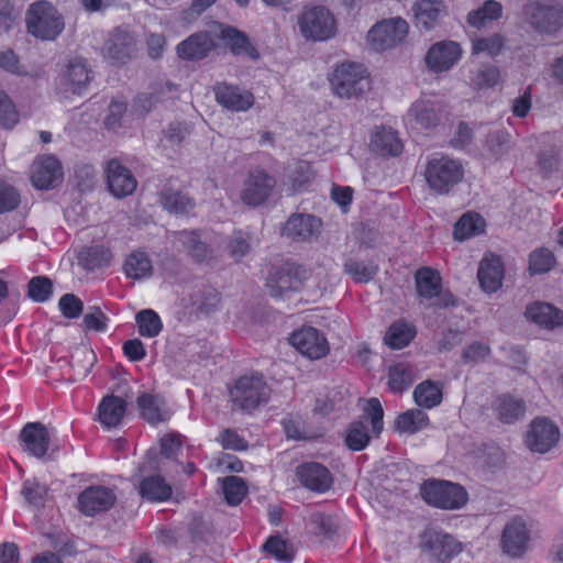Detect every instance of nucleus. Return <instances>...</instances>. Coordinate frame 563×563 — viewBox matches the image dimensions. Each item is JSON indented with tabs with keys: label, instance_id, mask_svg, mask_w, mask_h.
<instances>
[{
	"label": "nucleus",
	"instance_id": "f257e3e1",
	"mask_svg": "<svg viewBox=\"0 0 563 563\" xmlns=\"http://www.w3.org/2000/svg\"><path fill=\"white\" fill-rule=\"evenodd\" d=\"M296 26L299 35L306 42H325L333 38L338 32L334 14L324 5H305L297 14Z\"/></svg>",
	"mask_w": 563,
	"mask_h": 563
},
{
	"label": "nucleus",
	"instance_id": "f03ea898",
	"mask_svg": "<svg viewBox=\"0 0 563 563\" xmlns=\"http://www.w3.org/2000/svg\"><path fill=\"white\" fill-rule=\"evenodd\" d=\"M329 82L332 92L341 99L360 98L372 88L367 68L354 62L336 65L329 77Z\"/></svg>",
	"mask_w": 563,
	"mask_h": 563
},
{
	"label": "nucleus",
	"instance_id": "7ed1b4c3",
	"mask_svg": "<svg viewBox=\"0 0 563 563\" xmlns=\"http://www.w3.org/2000/svg\"><path fill=\"white\" fill-rule=\"evenodd\" d=\"M420 495L429 506L442 510L462 509L468 500V494L463 486L443 479L423 482L420 485Z\"/></svg>",
	"mask_w": 563,
	"mask_h": 563
},
{
	"label": "nucleus",
	"instance_id": "20e7f679",
	"mask_svg": "<svg viewBox=\"0 0 563 563\" xmlns=\"http://www.w3.org/2000/svg\"><path fill=\"white\" fill-rule=\"evenodd\" d=\"M408 33L409 25L402 18L384 19L368 30L365 45L372 52L384 53L401 45Z\"/></svg>",
	"mask_w": 563,
	"mask_h": 563
},
{
	"label": "nucleus",
	"instance_id": "39448f33",
	"mask_svg": "<svg viewBox=\"0 0 563 563\" xmlns=\"http://www.w3.org/2000/svg\"><path fill=\"white\" fill-rule=\"evenodd\" d=\"M27 31L43 41L55 40L64 30L65 23L62 14L47 1L33 3L26 18Z\"/></svg>",
	"mask_w": 563,
	"mask_h": 563
},
{
	"label": "nucleus",
	"instance_id": "423d86ee",
	"mask_svg": "<svg viewBox=\"0 0 563 563\" xmlns=\"http://www.w3.org/2000/svg\"><path fill=\"white\" fill-rule=\"evenodd\" d=\"M464 167L461 161L441 156L430 159L424 169V178L430 189L445 195L462 181Z\"/></svg>",
	"mask_w": 563,
	"mask_h": 563
},
{
	"label": "nucleus",
	"instance_id": "0eeeda50",
	"mask_svg": "<svg viewBox=\"0 0 563 563\" xmlns=\"http://www.w3.org/2000/svg\"><path fill=\"white\" fill-rule=\"evenodd\" d=\"M269 395L271 389L260 375L243 376L230 389L233 405L245 411L254 410L267 402Z\"/></svg>",
	"mask_w": 563,
	"mask_h": 563
},
{
	"label": "nucleus",
	"instance_id": "6e6552de",
	"mask_svg": "<svg viewBox=\"0 0 563 563\" xmlns=\"http://www.w3.org/2000/svg\"><path fill=\"white\" fill-rule=\"evenodd\" d=\"M265 286L272 297L280 299L300 290L302 286L312 288L313 285L311 278H308L306 284L302 283L299 267L286 264L269 271Z\"/></svg>",
	"mask_w": 563,
	"mask_h": 563
},
{
	"label": "nucleus",
	"instance_id": "1a4fd4ad",
	"mask_svg": "<svg viewBox=\"0 0 563 563\" xmlns=\"http://www.w3.org/2000/svg\"><path fill=\"white\" fill-rule=\"evenodd\" d=\"M559 426L545 417L534 418L525 434V445L532 453L545 454L555 448L560 441Z\"/></svg>",
	"mask_w": 563,
	"mask_h": 563
},
{
	"label": "nucleus",
	"instance_id": "9d476101",
	"mask_svg": "<svg viewBox=\"0 0 563 563\" xmlns=\"http://www.w3.org/2000/svg\"><path fill=\"white\" fill-rule=\"evenodd\" d=\"M323 229L322 220L311 213H292L280 229L283 238L295 243H311L317 241Z\"/></svg>",
	"mask_w": 563,
	"mask_h": 563
},
{
	"label": "nucleus",
	"instance_id": "9b49d317",
	"mask_svg": "<svg viewBox=\"0 0 563 563\" xmlns=\"http://www.w3.org/2000/svg\"><path fill=\"white\" fill-rule=\"evenodd\" d=\"M275 186V178L265 169H252L243 181L240 199L247 207L255 208L262 206L269 199Z\"/></svg>",
	"mask_w": 563,
	"mask_h": 563
},
{
	"label": "nucleus",
	"instance_id": "f8f14e48",
	"mask_svg": "<svg viewBox=\"0 0 563 563\" xmlns=\"http://www.w3.org/2000/svg\"><path fill=\"white\" fill-rule=\"evenodd\" d=\"M92 80V70L85 60H71L60 75L56 87V93L62 99H70L73 96L82 95Z\"/></svg>",
	"mask_w": 563,
	"mask_h": 563
},
{
	"label": "nucleus",
	"instance_id": "ddd939ff",
	"mask_svg": "<svg viewBox=\"0 0 563 563\" xmlns=\"http://www.w3.org/2000/svg\"><path fill=\"white\" fill-rule=\"evenodd\" d=\"M416 288L419 297L432 300L434 308H449L456 305V299L450 291L441 290V277L430 267H422L415 275Z\"/></svg>",
	"mask_w": 563,
	"mask_h": 563
},
{
	"label": "nucleus",
	"instance_id": "4468645a",
	"mask_svg": "<svg viewBox=\"0 0 563 563\" xmlns=\"http://www.w3.org/2000/svg\"><path fill=\"white\" fill-rule=\"evenodd\" d=\"M530 529L521 517H514L503 528L500 534L501 552L511 559H521L530 543Z\"/></svg>",
	"mask_w": 563,
	"mask_h": 563
},
{
	"label": "nucleus",
	"instance_id": "2eb2a0df",
	"mask_svg": "<svg viewBox=\"0 0 563 563\" xmlns=\"http://www.w3.org/2000/svg\"><path fill=\"white\" fill-rule=\"evenodd\" d=\"M463 48L460 43L443 40L432 44L426 53L424 62L428 69L441 74L452 69L462 58Z\"/></svg>",
	"mask_w": 563,
	"mask_h": 563
},
{
	"label": "nucleus",
	"instance_id": "dca6fc26",
	"mask_svg": "<svg viewBox=\"0 0 563 563\" xmlns=\"http://www.w3.org/2000/svg\"><path fill=\"white\" fill-rule=\"evenodd\" d=\"M289 341L301 355L309 360L323 358L330 352V344L325 335L312 327H305L295 331Z\"/></svg>",
	"mask_w": 563,
	"mask_h": 563
},
{
	"label": "nucleus",
	"instance_id": "f3484780",
	"mask_svg": "<svg viewBox=\"0 0 563 563\" xmlns=\"http://www.w3.org/2000/svg\"><path fill=\"white\" fill-rule=\"evenodd\" d=\"M63 167L53 155L37 156L30 169V180L40 190H49L58 186L63 180Z\"/></svg>",
	"mask_w": 563,
	"mask_h": 563
},
{
	"label": "nucleus",
	"instance_id": "a211bd4d",
	"mask_svg": "<svg viewBox=\"0 0 563 563\" xmlns=\"http://www.w3.org/2000/svg\"><path fill=\"white\" fill-rule=\"evenodd\" d=\"M529 23L542 32H554L563 22V10L550 1H532L525 8Z\"/></svg>",
	"mask_w": 563,
	"mask_h": 563
},
{
	"label": "nucleus",
	"instance_id": "6ab92c4d",
	"mask_svg": "<svg viewBox=\"0 0 563 563\" xmlns=\"http://www.w3.org/2000/svg\"><path fill=\"white\" fill-rule=\"evenodd\" d=\"M212 33L234 56H246L252 60L260 58V53L249 36L236 27L224 23H214Z\"/></svg>",
	"mask_w": 563,
	"mask_h": 563
},
{
	"label": "nucleus",
	"instance_id": "aec40b11",
	"mask_svg": "<svg viewBox=\"0 0 563 563\" xmlns=\"http://www.w3.org/2000/svg\"><path fill=\"white\" fill-rule=\"evenodd\" d=\"M421 547L440 563L451 561L463 551L462 543L453 536L435 530L424 532Z\"/></svg>",
	"mask_w": 563,
	"mask_h": 563
},
{
	"label": "nucleus",
	"instance_id": "412c9836",
	"mask_svg": "<svg viewBox=\"0 0 563 563\" xmlns=\"http://www.w3.org/2000/svg\"><path fill=\"white\" fill-rule=\"evenodd\" d=\"M213 93L216 101L232 112L249 111L255 103V97L252 91L225 81L217 82L213 86Z\"/></svg>",
	"mask_w": 563,
	"mask_h": 563
},
{
	"label": "nucleus",
	"instance_id": "4be33fe9",
	"mask_svg": "<svg viewBox=\"0 0 563 563\" xmlns=\"http://www.w3.org/2000/svg\"><path fill=\"white\" fill-rule=\"evenodd\" d=\"M136 52V41L134 36L120 27L109 33L102 54L104 58L115 64H124L133 58Z\"/></svg>",
	"mask_w": 563,
	"mask_h": 563
},
{
	"label": "nucleus",
	"instance_id": "5701e85b",
	"mask_svg": "<svg viewBox=\"0 0 563 563\" xmlns=\"http://www.w3.org/2000/svg\"><path fill=\"white\" fill-rule=\"evenodd\" d=\"M444 113L442 103L430 98L415 100L408 111L407 120L419 129L430 130L438 126Z\"/></svg>",
	"mask_w": 563,
	"mask_h": 563
},
{
	"label": "nucleus",
	"instance_id": "b1692460",
	"mask_svg": "<svg viewBox=\"0 0 563 563\" xmlns=\"http://www.w3.org/2000/svg\"><path fill=\"white\" fill-rule=\"evenodd\" d=\"M117 501L115 494L103 486H91L78 496L77 506L85 516H95L113 507Z\"/></svg>",
	"mask_w": 563,
	"mask_h": 563
},
{
	"label": "nucleus",
	"instance_id": "393cba45",
	"mask_svg": "<svg viewBox=\"0 0 563 563\" xmlns=\"http://www.w3.org/2000/svg\"><path fill=\"white\" fill-rule=\"evenodd\" d=\"M217 42L209 31H198L176 46L177 56L183 60H201L214 51Z\"/></svg>",
	"mask_w": 563,
	"mask_h": 563
},
{
	"label": "nucleus",
	"instance_id": "a878e982",
	"mask_svg": "<svg viewBox=\"0 0 563 563\" xmlns=\"http://www.w3.org/2000/svg\"><path fill=\"white\" fill-rule=\"evenodd\" d=\"M104 170L108 188L114 197H128L135 191L137 181L131 170L120 161L115 158L108 161Z\"/></svg>",
	"mask_w": 563,
	"mask_h": 563
},
{
	"label": "nucleus",
	"instance_id": "bb28decb",
	"mask_svg": "<svg viewBox=\"0 0 563 563\" xmlns=\"http://www.w3.org/2000/svg\"><path fill=\"white\" fill-rule=\"evenodd\" d=\"M19 440L24 452L36 459H42L48 451L51 437L45 424L29 422L20 431Z\"/></svg>",
	"mask_w": 563,
	"mask_h": 563
},
{
	"label": "nucleus",
	"instance_id": "cd10ccee",
	"mask_svg": "<svg viewBox=\"0 0 563 563\" xmlns=\"http://www.w3.org/2000/svg\"><path fill=\"white\" fill-rule=\"evenodd\" d=\"M526 319L547 330L563 327V311L549 302L534 301L529 303L525 310Z\"/></svg>",
	"mask_w": 563,
	"mask_h": 563
},
{
	"label": "nucleus",
	"instance_id": "c85d7f7f",
	"mask_svg": "<svg viewBox=\"0 0 563 563\" xmlns=\"http://www.w3.org/2000/svg\"><path fill=\"white\" fill-rule=\"evenodd\" d=\"M177 241L186 255L195 263H208L213 258V250L202 240L198 231L184 230L178 232Z\"/></svg>",
	"mask_w": 563,
	"mask_h": 563
},
{
	"label": "nucleus",
	"instance_id": "c756f323",
	"mask_svg": "<svg viewBox=\"0 0 563 563\" xmlns=\"http://www.w3.org/2000/svg\"><path fill=\"white\" fill-rule=\"evenodd\" d=\"M297 475L305 487L317 493L329 490L333 484L328 468L314 462L298 466Z\"/></svg>",
	"mask_w": 563,
	"mask_h": 563
},
{
	"label": "nucleus",
	"instance_id": "7c9ffc66",
	"mask_svg": "<svg viewBox=\"0 0 563 563\" xmlns=\"http://www.w3.org/2000/svg\"><path fill=\"white\" fill-rule=\"evenodd\" d=\"M126 408L125 399L115 395H107L98 406V421L108 429L117 428L124 419Z\"/></svg>",
	"mask_w": 563,
	"mask_h": 563
},
{
	"label": "nucleus",
	"instance_id": "2f4dec72",
	"mask_svg": "<svg viewBox=\"0 0 563 563\" xmlns=\"http://www.w3.org/2000/svg\"><path fill=\"white\" fill-rule=\"evenodd\" d=\"M477 277L484 291L495 292L501 287L504 279V265L499 257L485 256L478 267Z\"/></svg>",
	"mask_w": 563,
	"mask_h": 563
},
{
	"label": "nucleus",
	"instance_id": "473e14b6",
	"mask_svg": "<svg viewBox=\"0 0 563 563\" xmlns=\"http://www.w3.org/2000/svg\"><path fill=\"white\" fill-rule=\"evenodd\" d=\"M140 416L152 424H157L167 419L168 412L164 399L155 394L142 393L136 399Z\"/></svg>",
	"mask_w": 563,
	"mask_h": 563
},
{
	"label": "nucleus",
	"instance_id": "72a5a7b5",
	"mask_svg": "<svg viewBox=\"0 0 563 563\" xmlns=\"http://www.w3.org/2000/svg\"><path fill=\"white\" fill-rule=\"evenodd\" d=\"M124 274L133 280L148 279L154 274V265L150 255L143 251L130 253L124 261Z\"/></svg>",
	"mask_w": 563,
	"mask_h": 563
},
{
	"label": "nucleus",
	"instance_id": "f704fd0d",
	"mask_svg": "<svg viewBox=\"0 0 563 563\" xmlns=\"http://www.w3.org/2000/svg\"><path fill=\"white\" fill-rule=\"evenodd\" d=\"M371 147L374 152L382 156H396L401 150L402 145L396 132L390 128H377L371 139Z\"/></svg>",
	"mask_w": 563,
	"mask_h": 563
},
{
	"label": "nucleus",
	"instance_id": "c9c22d12",
	"mask_svg": "<svg viewBox=\"0 0 563 563\" xmlns=\"http://www.w3.org/2000/svg\"><path fill=\"white\" fill-rule=\"evenodd\" d=\"M412 11L417 23L430 30L445 14V7L438 0H419L413 4Z\"/></svg>",
	"mask_w": 563,
	"mask_h": 563
},
{
	"label": "nucleus",
	"instance_id": "e433bc0d",
	"mask_svg": "<svg viewBox=\"0 0 563 563\" xmlns=\"http://www.w3.org/2000/svg\"><path fill=\"white\" fill-rule=\"evenodd\" d=\"M308 532L321 540H332L336 534L339 526L331 515L312 512L307 521Z\"/></svg>",
	"mask_w": 563,
	"mask_h": 563
},
{
	"label": "nucleus",
	"instance_id": "4c0bfd02",
	"mask_svg": "<svg viewBox=\"0 0 563 563\" xmlns=\"http://www.w3.org/2000/svg\"><path fill=\"white\" fill-rule=\"evenodd\" d=\"M172 493V486L159 475L147 476L140 483V494L151 501H165Z\"/></svg>",
	"mask_w": 563,
	"mask_h": 563
},
{
	"label": "nucleus",
	"instance_id": "58836bf2",
	"mask_svg": "<svg viewBox=\"0 0 563 563\" xmlns=\"http://www.w3.org/2000/svg\"><path fill=\"white\" fill-rule=\"evenodd\" d=\"M501 82L500 70L492 64H483L471 71L470 86L474 89H490Z\"/></svg>",
	"mask_w": 563,
	"mask_h": 563
},
{
	"label": "nucleus",
	"instance_id": "ea45409f",
	"mask_svg": "<svg viewBox=\"0 0 563 563\" xmlns=\"http://www.w3.org/2000/svg\"><path fill=\"white\" fill-rule=\"evenodd\" d=\"M503 7L498 1L487 0L482 7L471 11L467 14V23L476 29L486 26L489 22L496 21L501 16Z\"/></svg>",
	"mask_w": 563,
	"mask_h": 563
},
{
	"label": "nucleus",
	"instance_id": "a19ab883",
	"mask_svg": "<svg viewBox=\"0 0 563 563\" xmlns=\"http://www.w3.org/2000/svg\"><path fill=\"white\" fill-rule=\"evenodd\" d=\"M429 424V418L420 409H410L400 413L395 420V428L400 433L413 434Z\"/></svg>",
	"mask_w": 563,
	"mask_h": 563
},
{
	"label": "nucleus",
	"instance_id": "79ce46f5",
	"mask_svg": "<svg viewBox=\"0 0 563 563\" xmlns=\"http://www.w3.org/2000/svg\"><path fill=\"white\" fill-rule=\"evenodd\" d=\"M495 409L499 420L512 423L523 417L526 406L519 398L503 396L497 399Z\"/></svg>",
	"mask_w": 563,
	"mask_h": 563
},
{
	"label": "nucleus",
	"instance_id": "37998d69",
	"mask_svg": "<svg viewBox=\"0 0 563 563\" xmlns=\"http://www.w3.org/2000/svg\"><path fill=\"white\" fill-rule=\"evenodd\" d=\"M112 254L110 250L103 245H93L84 247L78 254V263L85 269L91 271L103 265H108Z\"/></svg>",
	"mask_w": 563,
	"mask_h": 563
},
{
	"label": "nucleus",
	"instance_id": "c03bdc74",
	"mask_svg": "<svg viewBox=\"0 0 563 563\" xmlns=\"http://www.w3.org/2000/svg\"><path fill=\"white\" fill-rule=\"evenodd\" d=\"M159 203L170 213H187L194 209L195 202L191 198L172 189L159 194Z\"/></svg>",
	"mask_w": 563,
	"mask_h": 563
},
{
	"label": "nucleus",
	"instance_id": "a18cd8bd",
	"mask_svg": "<svg viewBox=\"0 0 563 563\" xmlns=\"http://www.w3.org/2000/svg\"><path fill=\"white\" fill-rule=\"evenodd\" d=\"M413 399L419 407L431 409L442 401V390L438 384L424 380L415 388Z\"/></svg>",
	"mask_w": 563,
	"mask_h": 563
},
{
	"label": "nucleus",
	"instance_id": "49530a36",
	"mask_svg": "<svg viewBox=\"0 0 563 563\" xmlns=\"http://www.w3.org/2000/svg\"><path fill=\"white\" fill-rule=\"evenodd\" d=\"M415 380L412 367L405 363H398L389 367L388 387L394 393L406 390Z\"/></svg>",
	"mask_w": 563,
	"mask_h": 563
},
{
	"label": "nucleus",
	"instance_id": "de8ad7c7",
	"mask_svg": "<svg viewBox=\"0 0 563 563\" xmlns=\"http://www.w3.org/2000/svg\"><path fill=\"white\" fill-rule=\"evenodd\" d=\"M485 229V220L477 213H466L460 218L454 227V238L463 241L476 234H479Z\"/></svg>",
	"mask_w": 563,
	"mask_h": 563
},
{
	"label": "nucleus",
	"instance_id": "09e8293b",
	"mask_svg": "<svg viewBox=\"0 0 563 563\" xmlns=\"http://www.w3.org/2000/svg\"><path fill=\"white\" fill-rule=\"evenodd\" d=\"M344 273L357 283H368L378 272L377 265L372 261L347 260L344 265Z\"/></svg>",
	"mask_w": 563,
	"mask_h": 563
},
{
	"label": "nucleus",
	"instance_id": "8fccbe9b",
	"mask_svg": "<svg viewBox=\"0 0 563 563\" xmlns=\"http://www.w3.org/2000/svg\"><path fill=\"white\" fill-rule=\"evenodd\" d=\"M504 46L505 37L499 33H494L488 36L475 37L472 40V54H484L489 57H494L501 53Z\"/></svg>",
	"mask_w": 563,
	"mask_h": 563
},
{
	"label": "nucleus",
	"instance_id": "3c124183",
	"mask_svg": "<svg viewBox=\"0 0 563 563\" xmlns=\"http://www.w3.org/2000/svg\"><path fill=\"white\" fill-rule=\"evenodd\" d=\"M135 320L139 327V333L144 338H155L163 329L159 316L151 309L139 311L135 316Z\"/></svg>",
	"mask_w": 563,
	"mask_h": 563
},
{
	"label": "nucleus",
	"instance_id": "603ef678",
	"mask_svg": "<svg viewBox=\"0 0 563 563\" xmlns=\"http://www.w3.org/2000/svg\"><path fill=\"white\" fill-rule=\"evenodd\" d=\"M222 492L230 506H236L246 496L247 486L239 476H228L221 479Z\"/></svg>",
	"mask_w": 563,
	"mask_h": 563
},
{
	"label": "nucleus",
	"instance_id": "864d4df0",
	"mask_svg": "<svg viewBox=\"0 0 563 563\" xmlns=\"http://www.w3.org/2000/svg\"><path fill=\"white\" fill-rule=\"evenodd\" d=\"M413 328L407 323L396 322L388 329L385 342L393 349H402L413 339Z\"/></svg>",
	"mask_w": 563,
	"mask_h": 563
},
{
	"label": "nucleus",
	"instance_id": "5fc2aeb1",
	"mask_svg": "<svg viewBox=\"0 0 563 563\" xmlns=\"http://www.w3.org/2000/svg\"><path fill=\"white\" fill-rule=\"evenodd\" d=\"M22 495L27 504L34 508H42L48 497V488L37 479H27L23 484Z\"/></svg>",
	"mask_w": 563,
	"mask_h": 563
},
{
	"label": "nucleus",
	"instance_id": "6e6d98bb",
	"mask_svg": "<svg viewBox=\"0 0 563 563\" xmlns=\"http://www.w3.org/2000/svg\"><path fill=\"white\" fill-rule=\"evenodd\" d=\"M288 179L292 194L305 189L313 179V172L310 164L307 162L297 163L290 170Z\"/></svg>",
	"mask_w": 563,
	"mask_h": 563
},
{
	"label": "nucleus",
	"instance_id": "4d7b16f0",
	"mask_svg": "<svg viewBox=\"0 0 563 563\" xmlns=\"http://www.w3.org/2000/svg\"><path fill=\"white\" fill-rule=\"evenodd\" d=\"M263 548L269 555L285 563L290 562L295 555L294 547L279 537H271Z\"/></svg>",
	"mask_w": 563,
	"mask_h": 563
},
{
	"label": "nucleus",
	"instance_id": "13d9d810",
	"mask_svg": "<svg viewBox=\"0 0 563 563\" xmlns=\"http://www.w3.org/2000/svg\"><path fill=\"white\" fill-rule=\"evenodd\" d=\"M53 292V284L48 277L35 276L27 283V296L35 302L46 301Z\"/></svg>",
	"mask_w": 563,
	"mask_h": 563
},
{
	"label": "nucleus",
	"instance_id": "bf43d9fd",
	"mask_svg": "<svg viewBox=\"0 0 563 563\" xmlns=\"http://www.w3.org/2000/svg\"><path fill=\"white\" fill-rule=\"evenodd\" d=\"M369 442V435L363 421L353 422L347 429L345 444L352 451L364 450Z\"/></svg>",
	"mask_w": 563,
	"mask_h": 563
},
{
	"label": "nucleus",
	"instance_id": "052dcab7",
	"mask_svg": "<svg viewBox=\"0 0 563 563\" xmlns=\"http://www.w3.org/2000/svg\"><path fill=\"white\" fill-rule=\"evenodd\" d=\"M508 143L509 134L501 129H496L488 132L484 146L492 156L499 157L507 150Z\"/></svg>",
	"mask_w": 563,
	"mask_h": 563
},
{
	"label": "nucleus",
	"instance_id": "680f3d73",
	"mask_svg": "<svg viewBox=\"0 0 563 563\" xmlns=\"http://www.w3.org/2000/svg\"><path fill=\"white\" fill-rule=\"evenodd\" d=\"M363 410L364 418L371 421L373 433L376 435L380 434L384 428V410L380 401L377 398H369Z\"/></svg>",
	"mask_w": 563,
	"mask_h": 563
},
{
	"label": "nucleus",
	"instance_id": "e2e57ef3",
	"mask_svg": "<svg viewBox=\"0 0 563 563\" xmlns=\"http://www.w3.org/2000/svg\"><path fill=\"white\" fill-rule=\"evenodd\" d=\"M554 262V255L551 251L539 249L530 254L529 268L533 274H543L553 267Z\"/></svg>",
	"mask_w": 563,
	"mask_h": 563
},
{
	"label": "nucleus",
	"instance_id": "0e129e2a",
	"mask_svg": "<svg viewBox=\"0 0 563 563\" xmlns=\"http://www.w3.org/2000/svg\"><path fill=\"white\" fill-rule=\"evenodd\" d=\"M19 121V113L11 98L0 91V125L3 128H12Z\"/></svg>",
	"mask_w": 563,
	"mask_h": 563
},
{
	"label": "nucleus",
	"instance_id": "69168bd1",
	"mask_svg": "<svg viewBox=\"0 0 563 563\" xmlns=\"http://www.w3.org/2000/svg\"><path fill=\"white\" fill-rule=\"evenodd\" d=\"M490 354V347L482 342H473L462 351V361L464 364H477L487 360Z\"/></svg>",
	"mask_w": 563,
	"mask_h": 563
},
{
	"label": "nucleus",
	"instance_id": "338daca9",
	"mask_svg": "<svg viewBox=\"0 0 563 563\" xmlns=\"http://www.w3.org/2000/svg\"><path fill=\"white\" fill-rule=\"evenodd\" d=\"M539 166L545 173L556 172L563 168V152L547 150L539 157Z\"/></svg>",
	"mask_w": 563,
	"mask_h": 563
},
{
	"label": "nucleus",
	"instance_id": "774afa93",
	"mask_svg": "<svg viewBox=\"0 0 563 563\" xmlns=\"http://www.w3.org/2000/svg\"><path fill=\"white\" fill-rule=\"evenodd\" d=\"M58 306H59L62 313L66 318H70V319L79 317L81 314L82 308H84L82 301L73 294L64 295L59 299Z\"/></svg>",
	"mask_w": 563,
	"mask_h": 563
}]
</instances>
